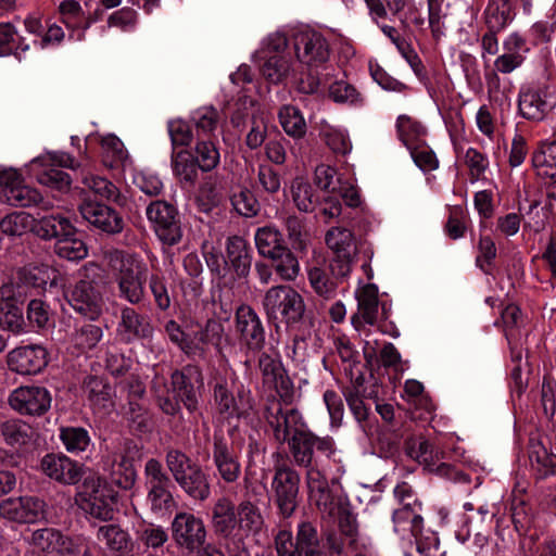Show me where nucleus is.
Segmentation results:
<instances>
[{
  "instance_id": "nucleus-1",
  "label": "nucleus",
  "mask_w": 556,
  "mask_h": 556,
  "mask_svg": "<svg viewBox=\"0 0 556 556\" xmlns=\"http://www.w3.org/2000/svg\"><path fill=\"white\" fill-rule=\"evenodd\" d=\"M172 391L167 387L164 377L155 376L152 380L151 390L153 391L159 407L166 415L174 416L179 413L181 402L189 412H193L198 406V397L194 383L202 384V372L197 367H186L182 370H175L170 376Z\"/></svg>"
},
{
  "instance_id": "nucleus-2",
  "label": "nucleus",
  "mask_w": 556,
  "mask_h": 556,
  "mask_svg": "<svg viewBox=\"0 0 556 556\" xmlns=\"http://www.w3.org/2000/svg\"><path fill=\"white\" fill-rule=\"evenodd\" d=\"M165 463L178 486L195 502H205L212 493L210 476L180 450L166 451Z\"/></svg>"
},
{
  "instance_id": "nucleus-3",
  "label": "nucleus",
  "mask_w": 556,
  "mask_h": 556,
  "mask_svg": "<svg viewBox=\"0 0 556 556\" xmlns=\"http://www.w3.org/2000/svg\"><path fill=\"white\" fill-rule=\"evenodd\" d=\"M109 263L117 285L118 298L130 305H138L144 299L147 266L136 255L114 251L110 253Z\"/></svg>"
},
{
  "instance_id": "nucleus-4",
  "label": "nucleus",
  "mask_w": 556,
  "mask_h": 556,
  "mask_svg": "<svg viewBox=\"0 0 556 556\" xmlns=\"http://www.w3.org/2000/svg\"><path fill=\"white\" fill-rule=\"evenodd\" d=\"M214 405L224 419L248 418L255 408V401L250 390L241 387L233 395L229 388L227 369H218L211 380Z\"/></svg>"
},
{
  "instance_id": "nucleus-5",
  "label": "nucleus",
  "mask_w": 556,
  "mask_h": 556,
  "mask_svg": "<svg viewBox=\"0 0 556 556\" xmlns=\"http://www.w3.org/2000/svg\"><path fill=\"white\" fill-rule=\"evenodd\" d=\"M262 304L269 319L286 325L300 323L306 309L303 296L287 285L270 287L265 292Z\"/></svg>"
},
{
  "instance_id": "nucleus-6",
  "label": "nucleus",
  "mask_w": 556,
  "mask_h": 556,
  "mask_svg": "<svg viewBox=\"0 0 556 556\" xmlns=\"http://www.w3.org/2000/svg\"><path fill=\"white\" fill-rule=\"evenodd\" d=\"M96 269L93 265H86L79 274V280L65 292L71 307L90 320L101 316L104 304L99 283L90 275Z\"/></svg>"
},
{
  "instance_id": "nucleus-7",
  "label": "nucleus",
  "mask_w": 556,
  "mask_h": 556,
  "mask_svg": "<svg viewBox=\"0 0 556 556\" xmlns=\"http://www.w3.org/2000/svg\"><path fill=\"white\" fill-rule=\"evenodd\" d=\"M263 416L275 441L279 444L288 443L308 428L300 410L283 408L276 397L267 400Z\"/></svg>"
},
{
  "instance_id": "nucleus-8",
  "label": "nucleus",
  "mask_w": 556,
  "mask_h": 556,
  "mask_svg": "<svg viewBox=\"0 0 556 556\" xmlns=\"http://www.w3.org/2000/svg\"><path fill=\"white\" fill-rule=\"evenodd\" d=\"M76 502L91 517L110 520L113 518L116 495L101 478L91 476L84 480Z\"/></svg>"
},
{
  "instance_id": "nucleus-9",
  "label": "nucleus",
  "mask_w": 556,
  "mask_h": 556,
  "mask_svg": "<svg viewBox=\"0 0 556 556\" xmlns=\"http://www.w3.org/2000/svg\"><path fill=\"white\" fill-rule=\"evenodd\" d=\"M278 556H324L317 528L309 521L298 525L295 538L289 530H280L275 538Z\"/></svg>"
},
{
  "instance_id": "nucleus-10",
  "label": "nucleus",
  "mask_w": 556,
  "mask_h": 556,
  "mask_svg": "<svg viewBox=\"0 0 556 556\" xmlns=\"http://www.w3.org/2000/svg\"><path fill=\"white\" fill-rule=\"evenodd\" d=\"M0 188L5 202L16 207L37 206L42 212L53 208V201L45 199L35 188L26 186L22 175L13 168L0 169Z\"/></svg>"
},
{
  "instance_id": "nucleus-11",
  "label": "nucleus",
  "mask_w": 556,
  "mask_h": 556,
  "mask_svg": "<svg viewBox=\"0 0 556 556\" xmlns=\"http://www.w3.org/2000/svg\"><path fill=\"white\" fill-rule=\"evenodd\" d=\"M291 43L300 71L303 68H318L327 63L330 58L329 42L317 30H299L293 34Z\"/></svg>"
},
{
  "instance_id": "nucleus-12",
  "label": "nucleus",
  "mask_w": 556,
  "mask_h": 556,
  "mask_svg": "<svg viewBox=\"0 0 556 556\" xmlns=\"http://www.w3.org/2000/svg\"><path fill=\"white\" fill-rule=\"evenodd\" d=\"M139 457L137 444L132 440H125L121 448L103 458V470L109 473L112 483L123 490H130L136 482L135 462Z\"/></svg>"
},
{
  "instance_id": "nucleus-13",
  "label": "nucleus",
  "mask_w": 556,
  "mask_h": 556,
  "mask_svg": "<svg viewBox=\"0 0 556 556\" xmlns=\"http://www.w3.org/2000/svg\"><path fill=\"white\" fill-rule=\"evenodd\" d=\"M300 481V473L290 465L275 464L270 488L274 502L283 518L292 516L298 507Z\"/></svg>"
},
{
  "instance_id": "nucleus-14",
  "label": "nucleus",
  "mask_w": 556,
  "mask_h": 556,
  "mask_svg": "<svg viewBox=\"0 0 556 556\" xmlns=\"http://www.w3.org/2000/svg\"><path fill=\"white\" fill-rule=\"evenodd\" d=\"M147 501L153 513L168 510L174 503L172 480L160 460L150 458L144 466Z\"/></svg>"
},
{
  "instance_id": "nucleus-15",
  "label": "nucleus",
  "mask_w": 556,
  "mask_h": 556,
  "mask_svg": "<svg viewBox=\"0 0 556 556\" xmlns=\"http://www.w3.org/2000/svg\"><path fill=\"white\" fill-rule=\"evenodd\" d=\"M146 214L155 235L163 243L174 245L181 240V224L174 205L156 200L148 205Z\"/></svg>"
},
{
  "instance_id": "nucleus-16",
  "label": "nucleus",
  "mask_w": 556,
  "mask_h": 556,
  "mask_svg": "<svg viewBox=\"0 0 556 556\" xmlns=\"http://www.w3.org/2000/svg\"><path fill=\"white\" fill-rule=\"evenodd\" d=\"M172 538L178 548L194 554L206 543L207 531L202 518L179 511L172 521Z\"/></svg>"
},
{
  "instance_id": "nucleus-17",
  "label": "nucleus",
  "mask_w": 556,
  "mask_h": 556,
  "mask_svg": "<svg viewBox=\"0 0 556 556\" xmlns=\"http://www.w3.org/2000/svg\"><path fill=\"white\" fill-rule=\"evenodd\" d=\"M326 243L333 252L334 258L330 264L332 274L345 277L351 271V264L356 254V244L353 232L343 227H332L326 233Z\"/></svg>"
},
{
  "instance_id": "nucleus-18",
  "label": "nucleus",
  "mask_w": 556,
  "mask_h": 556,
  "mask_svg": "<svg viewBox=\"0 0 556 556\" xmlns=\"http://www.w3.org/2000/svg\"><path fill=\"white\" fill-rule=\"evenodd\" d=\"M50 391L40 386H21L14 389L8 399L10 407L25 416H42L51 407Z\"/></svg>"
},
{
  "instance_id": "nucleus-19",
  "label": "nucleus",
  "mask_w": 556,
  "mask_h": 556,
  "mask_svg": "<svg viewBox=\"0 0 556 556\" xmlns=\"http://www.w3.org/2000/svg\"><path fill=\"white\" fill-rule=\"evenodd\" d=\"M46 506L38 496L8 497L0 502V517L17 523H34L45 518Z\"/></svg>"
},
{
  "instance_id": "nucleus-20",
  "label": "nucleus",
  "mask_w": 556,
  "mask_h": 556,
  "mask_svg": "<svg viewBox=\"0 0 556 556\" xmlns=\"http://www.w3.org/2000/svg\"><path fill=\"white\" fill-rule=\"evenodd\" d=\"M154 332L150 316L132 306L123 305L119 309V320L116 336L123 343L130 344L139 340L151 339Z\"/></svg>"
},
{
  "instance_id": "nucleus-21",
  "label": "nucleus",
  "mask_w": 556,
  "mask_h": 556,
  "mask_svg": "<svg viewBox=\"0 0 556 556\" xmlns=\"http://www.w3.org/2000/svg\"><path fill=\"white\" fill-rule=\"evenodd\" d=\"M257 365L262 375L263 384L274 388L281 401L286 404L291 403L293 382L288 376L280 358L263 352L258 356Z\"/></svg>"
},
{
  "instance_id": "nucleus-22",
  "label": "nucleus",
  "mask_w": 556,
  "mask_h": 556,
  "mask_svg": "<svg viewBox=\"0 0 556 556\" xmlns=\"http://www.w3.org/2000/svg\"><path fill=\"white\" fill-rule=\"evenodd\" d=\"M213 464L220 479L235 483L241 476L239 455L222 432H214L212 446Z\"/></svg>"
},
{
  "instance_id": "nucleus-23",
  "label": "nucleus",
  "mask_w": 556,
  "mask_h": 556,
  "mask_svg": "<svg viewBox=\"0 0 556 556\" xmlns=\"http://www.w3.org/2000/svg\"><path fill=\"white\" fill-rule=\"evenodd\" d=\"M78 211L81 217L91 226L108 235L123 231L125 223L123 216L113 207L91 200H84Z\"/></svg>"
},
{
  "instance_id": "nucleus-24",
  "label": "nucleus",
  "mask_w": 556,
  "mask_h": 556,
  "mask_svg": "<svg viewBox=\"0 0 556 556\" xmlns=\"http://www.w3.org/2000/svg\"><path fill=\"white\" fill-rule=\"evenodd\" d=\"M41 471L62 484H76L83 475V467L63 453H49L41 458Z\"/></svg>"
},
{
  "instance_id": "nucleus-25",
  "label": "nucleus",
  "mask_w": 556,
  "mask_h": 556,
  "mask_svg": "<svg viewBox=\"0 0 556 556\" xmlns=\"http://www.w3.org/2000/svg\"><path fill=\"white\" fill-rule=\"evenodd\" d=\"M236 327L241 340L250 351L258 352L265 344V330L256 312L248 306L241 305L236 313Z\"/></svg>"
},
{
  "instance_id": "nucleus-26",
  "label": "nucleus",
  "mask_w": 556,
  "mask_h": 556,
  "mask_svg": "<svg viewBox=\"0 0 556 556\" xmlns=\"http://www.w3.org/2000/svg\"><path fill=\"white\" fill-rule=\"evenodd\" d=\"M48 364V353L41 345H25L12 350L8 355V365L20 375H36Z\"/></svg>"
},
{
  "instance_id": "nucleus-27",
  "label": "nucleus",
  "mask_w": 556,
  "mask_h": 556,
  "mask_svg": "<svg viewBox=\"0 0 556 556\" xmlns=\"http://www.w3.org/2000/svg\"><path fill=\"white\" fill-rule=\"evenodd\" d=\"M357 312L352 316L353 327L362 331L366 325L374 326L379 315L378 288L368 283L356 291Z\"/></svg>"
},
{
  "instance_id": "nucleus-28",
  "label": "nucleus",
  "mask_w": 556,
  "mask_h": 556,
  "mask_svg": "<svg viewBox=\"0 0 556 556\" xmlns=\"http://www.w3.org/2000/svg\"><path fill=\"white\" fill-rule=\"evenodd\" d=\"M224 334L223 325L208 319L205 325L194 330L190 336V352L188 355L202 356L211 348H218Z\"/></svg>"
},
{
  "instance_id": "nucleus-29",
  "label": "nucleus",
  "mask_w": 556,
  "mask_h": 556,
  "mask_svg": "<svg viewBox=\"0 0 556 556\" xmlns=\"http://www.w3.org/2000/svg\"><path fill=\"white\" fill-rule=\"evenodd\" d=\"M421 503H405L394 509L392 520L396 533H409L417 538L421 534L424 528V518L421 516Z\"/></svg>"
},
{
  "instance_id": "nucleus-30",
  "label": "nucleus",
  "mask_w": 556,
  "mask_h": 556,
  "mask_svg": "<svg viewBox=\"0 0 556 556\" xmlns=\"http://www.w3.org/2000/svg\"><path fill=\"white\" fill-rule=\"evenodd\" d=\"M237 506L227 496L216 500L212 508V527L216 534L229 538L237 527Z\"/></svg>"
},
{
  "instance_id": "nucleus-31",
  "label": "nucleus",
  "mask_w": 556,
  "mask_h": 556,
  "mask_svg": "<svg viewBox=\"0 0 556 556\" xmlns=\"http://www.w3.org/2000/svg\"><path fill=\"white\" fill-rule=\"evenodd\" d=\"M33 230L45 240L55 239L58 241L64 236L72 235L74 226L62 214L51 213L38 217L33 225Z\"/></svg>"
},
{
  "instance_id": "nucleus-32",
  "label": "nucleus",
  "mask_w": 556,
  "mask_h": 556,
  "mask_svg": "<svg viewBox=\"0 0 556 556\" xmlns=\"http://www.w3.org/2000/svg\"><path fill=\"white\" fill-rule=\"evenodd\" d=\"M405 454L424 465L427 470L435 465L437 460H442L443 451L434 446L430 441L424 437H410L404 443Z\"/></svg>"
},
{
  "instance_id": "nucleus-33",
  "label": "nucleus",
  "mask_w": 556,
  "mask_h": 556,
  "mask_svg": "<svg viewBox=\"0 0 556 556\" xmlns=\"http://www.w3.org/2000/svg\"><path fill=\"white\" fill-rule=\"evenodd\" d=\"M305 480L308 488L311 500L318 507H327L332 501L328 479L325 473V463L323 465L304 467Z\"/></svg>"
},
{
  "instance_id": "nucleus-34",
  "label": "nucleus",
  "mask_w": 556,
  "mask_h": 556,
  "mask_svg": "<svg viewBox=\"0 0 556 556\" xmlns=\"http://www.w3.org/2000/svg\"><path fill=\"white\" fill-rule=\"evenodd\" d=\"M97 540L115 556H128L131 553V539L118 525L109 523L99 527Z\"/></svg>"
},
{
  "instance_id": "nucleus-35",
  "label": "nucleus",
  "mask_w": 556,
  "mask_h": 556,
  "mask_svg": "<svg viewBox=\"0 0 556 556\" xmlns=\"http://www.w3.org/2000/svg\"><path fill=\"white\" fill-rule=\"evenodd\" d=\"M546 92L540 88H528L519 94V112L532 121H542L549 110Z\"/></svg>"
},
{
  "instance_id": "nucleus-36",
  "label": "nucleus",
  "mask_w": 556,
  "mask_h": 556,
  "mask_svg": "<svg viewBox=\"0 0 556 556\" xmlns=\"http://www.w3.org/2000/svg\"><path fill=\"white\" fill-rule=\"evenodd\" d=\"M237 527L243 535H257L262 532L265 520L256 504L250 500H243L237 505Z\"/></svg>"
},
{
  "instance_id": "nucleus-37",
  "label": "nucleus",
  "mask_w": 556,
  "mask_h": 556,
  "mask_svg": "<svg viewBox=\"0 0 556 556\" xmlns=\"http://www.w3.org/2000/svg\"><path fill=\"white\" fill-rule=\"evenodd\" d=\"M262 75L273 84H279L290 75L301 72L295 60L287 55H266V60L261 67Z\"/></svg>"
},
{
  "instance_id": "nucleus-38",
  "label": "nucleus",
  "mask_w": 556,
  "mask_h": 556,
  "mask_svg": "<svg viewBox=\"0 0 556 556\" xmlns=\"http://www.w3.org/2000/svg\"><path fill=\"white\" fill-rule=\"evenodd\" d=\"M227 258L239 277H247L251 269L252 256L247 241L239 236L227 239Z\"/></svg>"
},
{
  "instance_id": "nucleus-39",
  "label": "nucleus",
  "mask_w": 556,
  "mask_h": 556,
  "mask_svg": "<svg viewBox=\"0 0 556 556\" xmlns=\"http://www.w3.org/2000/svg\"><path fill=\"white\" fill-rule=\"evenodd\" d=\"M191 123L197 140L214 139L219 126V113L213 106L199 108L192 113Z\"/></svg>"
},
{
  "instance_id": "nucleus-40",
  "label": "nucleus",
  "mask_w": 556,
  "mask_h": 556,
  "mask_svg": "<svg viewBox=\"0 0 556 556\" xmlns=\"http://www.w3.org/2000/svg\"><path fill=\"white\" fill-rule=\"evenodd\" d=\"M529 459L540 478L556 476V455L549 453L541 441L530 439Z\"/></svg>"
},
{
  "instance_id": "nucleus-41",
  "label": "nucleus",
  "mask_w": 556,
  "mask_h": 556,
  "mask_svg": "<svg viewBox=\"0 0 556 556\" xmlns=\"http://www.w3.org/2000/svg\"><path fill=\"white\" fill-rule=\"evenodd\" d=\"M18 271L30 290H45L47 286L53 287L58 283V271L48 265H28Z\"/></svg>"
},
{
  "instance_id": "nucleus-42",
  "label": "nucleus",
  "mask_w": 556,
  "mask_h": 556,
  "mask_svg": "<svg viewBox=\"0 0 556 556\" xmlns=\"http://www.w3.org/2000/svg\"><path fill=\"white\" fill-rule=\"evenodd\" d=\"M531 161L539 176L556 181V141L541 143L532 153Z\"/></svg>"
},
{
  "instance_id": "nucleus-43",
  "label": "nucleus",
  "mask_w": 556,
  "mask_h": 556,
  "mask_svg": "<svg viewBox=\"0 0 556 556\" xmlns=\"http://www.w3.org/2000/svg\"><path fill=\"white\" fill-rule=\"evenodd\" d=\"M395 127L399 139L406 148L424 141L427 135V128L421 122L407 114L397 116Z\"/></svg>"
},
{
  "instance_id": "nucleus-44",
  "label": "nucleus",
  "mask_w": 556,
  "mask_h": 556,
  "mask_svg": "<svg viewBox=\"0 0 556 556\" xmlns=\"http://www.w3.org/2000/svg\"><path fill=\"white\" fill-rule=\"evenodd\" d=\"M172 168L174 175L188 185H194L198 179V169L200 168L193 154L188 150L173 152Z\"/></svg>"
},
{
  "instance_id": "nucleus-45",
  "label": "nucleus",
  "mask_w": 556,
  "mask_h": 556,
  "mask_svg": "<svg viewBox=\"0 0 556 556\" xmlns=\"http://www.w3.org/2000/svg\"><path fill=\"white\" fill-rule=\"evenodd\" d=\"M513 0H489L484 10V22L489 29L503 30L513 20Z\"/></svg>"
},
{
  "instance_id": "nucleus-46",
  "label": "nucleus",
  "mask_w": 556,
  "mask_h": 556,
  "mask_svg": "<svg viewBox=\"0 0 556 556\" xmlns=\"http://www.w3.org/2000/svg\"><path fill=\"white\" fill-rule=\"evenodd\" d=\"M85 388L94 409L109 412L113 408L111 387L101 378L89 377L85 381Z\"/></svg>"
},
{
  "instance_id": "nucleus-47",
  "label": "nucleus",
  "mask_w": 556,
  "mask_h": 556,
  "mask_svg": "<svg viewBox=\"0 0 556 556\" xmlns=\"http://www.w3.org/2000/svg\"><path fill=\"white\" fill-rule=\"evenodd\" d=\"M339 529L342 535L349 540V546L356 553L367 552L369 541L358 535V526L356 517L349 510H342L339 514Z\"/></svg>"
},
{
  "instance_id": "nucleus-48",
  "label": "nucleus",
  "mask_w": 556,
  "mask_h": 556,
  "mask_svg": "<svg viewBox=\"0 0 556 556\" xmlns=\"http://www.w3.org/2000/svg\"><path fill=\"white\" fill-rule=\"evenodd\" d=\"M309 443L304 467L323 465L325 460L331 459L336 453V444L331 437H319L312 432Z\"/></svg>"
},
{
  "instance_id": "nucleus-49",
  "label": "nucleus",
  "mask_w": 556,
  "mask_h": 556,
  "mask_svg": "<svg viewBox=\"0 0 556 556\" xmlns=\"http://www.w3.org/2000/svg\"><path fill=\"white\" fill-rule=\"evenodd\" d=\"M254 239L258 253L267 258L275 256L276 253L286 248L281 233L275 227L258 228Z\"/></svg>"
},
{
  "instance_id": "nucleus-50",
  "label": "nucleus",
  "mask_w": 556,
  "mask_h": 556,
  "mask_svg": "<svg viewBox=\"0 0 556 556\" xmlns=\"http://www.w3.org/2000/svg\"><path fill=\"white\" fill-rule=\"evenodd\" d=\"M59 432V438L62 444L71 454L78 455L87 451L91 444L90 434L88 430L83 427H61Z\"/></svg>"
},
{
  "instance_id": "nucleus-51",
  "label": "nucleus",
  "mask_w": 556,
  "mask_h": 556,
  "mask_svg": "<svg viewBox=\"0 0 556 556\" xmlns=\"http://www.w3.org/2000/svg\"><path fill=\"white\" fill-rule=\"evenodd\" d=\"M54 252L62 258L68 261H80L88 255L86 243L77 237L76 229L68 236H64L54 244Z\"/></svg>"
},
{
  "instance_id": "nucleus-52",
  "label": "nucleus",
  "mask_w": 556,
  "mask_h": 556,
  "mask_svg": "<svg viewBox=\"0 0 556 556\" xmlns=\"http://www.w3.org/2000/svg\"><path fill=\"white\" fill-rule=\"evenodd\" d=\"M80 175L81 184L96 195L112 201H117L119 198L118 188L106 178L94 175L85 169H81Z\"/></svg>"
},
{
  "instance_id": "nucleus-53",
  "label": "nucleus",
  "mask_w": 556,
  "mask_h": 556,
  "mask_svg": "<svg viewBox=\"0 0 556 556\" xmlns=\"http://www.w3.org/2000/svg\"><path fill=\"white\" fill-rule=\"evenodd\" d=\"M64 538L65 535L56 529L42 528L33 532L30 543L42 553L59 554Z\"/></svg>"
},
{
  "instance_id": "nucleus-54",
  "label": "nucleus",
  "mask_w": 556,
  "mask_h": 556,
  "mask_svg": "<svg viewBox=\"0 0 556 556\" xmlns=\"http://www.w3.org/2000/svg\"><path fill=\"white\" fill-rule=\"evenodd\" d=\"M273 268L281 280L293 281L300 273V264L296 256L287 247L269 257Z\"/></svg>"
},
{
  "instance_id": "nucleus-55",
  "label": "nucleus",
  "mask_w": 556,
  "mask_h": 556,
  "mask_svg": "<svg viewBox=\"0 0 556 556\" xmlns=\"http://www.w3.org/2000/svg\"><path fill=\"white\" fill-rule=\"evenodd\" d=\"M279 122L287 135L302 138L306 134V123L301 111L293 105H283L279 111Z\"/></svg>"
},
{
  "instance_id": "nucleus-56",
  "label": "nucleus",
  "mask_w": 556,
  "mask_h": 556,
  "mask_svg": "<svg viewBox=\"0 0 556 556\" xmlns=\"http://www.w3.org/2000/svg\"><path fill=\"white\" fill-rule=\"evenodd\" d=\"M30 294L31 290L18 270L0 287V300L9 301L16 305L23 303Z\"/></svg>"
},
{
  "instance_id": "nucleus-57",
  "label": "nucleus",
  "mask_w": 556,
  "mask_h": 556,
  "mask_svg": "<svg viewBox=\"0 0 556 556\" xmlns=\"http://www.w3.org/2000/svg\"><path fill=\"white\" fill-rule=\"evenodd\" d=\"M320 136L326 146L337 155H346L352 150V143L345 130L331 125H324Z\"/></svg>"
},
{
  "instance_id": "nucleus-58",
  "label": "nucleus",
  "mask_w": 556,
  "mask_h": 556,
  "mask_svg": "<svg viewBox=\"0 0 556 556\" xmlns=\"http://www.w3.org/2000/svg\"><path fill=\"white\" fill-rule=\"evenodd\" d=\"M59 20L67 29L78 30L84 27L85 11L77 0H63L58 5Z\"/></svg>"
},
{
  "instance_id": "nucleus-59",
  "label": "nucleus",
  "mask_w": 556,
  "mask_h": 556,
  "mask_svg": "<svg viewBox=\"0 0 556 556\" xmlns=\"http://www.w3.org/2000/svg\"><path fill=\"white\" fill-rule=\"evenodd\" d=\"M136 536L148 548L162 547L168 540L167 531L162 526L146 521L138 526Z\"/></svg>"
},
{
  "instance_id": "nucleus-60",
  "label": "nucleus",
  "mask_w": 556,
  "mask_h": 556,
  "mask_svg": "<svg viewBox=\"0 0 556 556\" xmlns=\"http://www.w3.org/2000/svg\"><path fill=\"white\" fill-rule=\"evenodd\" d=\"M1 433L8 444L12 446H21L30 441L33 429L25 421L12 419L2 424Z\"/></svg>"
},
{
  "instance_id": "nucleus-61",
  "label": "nucleus",
  "mask_w": 556,
  "mask_h": 556,
  "mask_svg": "<svg viewBox=\"0 0 556 556\" xmlns=\"http://www.w3.org/2000/svg\"><path fill=\"white\" fill-rule=\"evenodd\" d=\"M194 151V160L202 172H211L218 165L220 154L214 139L197 140Z\"/></svg>"
},
{
  "instance_id": "nucleus-62",
  "label": "nucleus",
  "mask_w": 556,
  "mask_h": 556,
  "mask_svg": "<svg viewBox=\"0 0 556 556\" xmlns=\"http://www.w3.org/2000/svg\"><path fill=\"white\" fill-rule=\"evenodd\" d=\"M291 194L295 206L301 212H313L317 200L315 199L314 188L303 178H295L291 184Z\"/></svg>"
},
{
  "instance_id": "nucleus-63",
  "label": "nucleus",
  "mask_w": 556,
  "mask_h": 556,
  "mask_svg": "<svg viewBox=\"0 0 556 556\" xmlns=\"http://www.w3.org/2000/svg\"><path fill=\"white\" fill-rule=\"evenodd\" d=\"M364 2L375 23L387 18L389 14L393 17L397 16L407 5V0H364Z\"/></svg>"
},
{
  "instance_id": "nucleus-64",
  "label": "nucleus",
  "mask_w": 556,
  "mask_h": 556,
  "mask_svg": "<svg viewBox=\"0 0 556 556\" xmlns=\"http://www.w3.org/2000/svg\"><path fill=\"white\" fill-rule=\"evenodd\" d=\"M230 201L236 212L244 217L256 216L261 208L254 193L247 187H239L231 194Z\"/></svg>"
}]
</instances>
